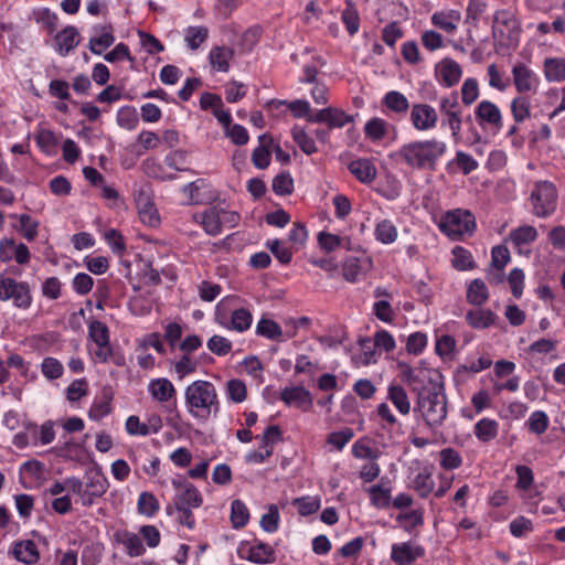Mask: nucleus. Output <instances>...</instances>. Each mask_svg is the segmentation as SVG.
I'll return each instance as SVG.
<instances>
[{"instance_id": "62", "label": "nucleus", "mask_w": 565, "mask_h": 565, "mask_svg": "<svg viewBox=\"0 0 565 565\" xmlns=\"http://www.w3.org/2000/svg\"><path fill=\"white\" fill-rule=\"evenodd\" d=\"M138 36L140 39L141 46L146 50L148 54L153 55L164 50L162 43L154 35L139 30Z\"/></svg>"}, {"instance_id": "57", "label": "nucleus", "mask_w": 565, "mask_h": 565, "mask_svg": "<svg viewBox=\"0 0 565 565\" xmlns=\"http://www.w3.org/2000/svg\"><path fill=\"white\" fill-rule=\"evenodd\" d=\"M260 526L265 532L274 533L279 526V511L277 505L270 504L268 512L260 519Z\"/></svg>"}, {"instance_id": "47", "label": "nucleus", "mask_w": 565, "mask_h": 565, "mask_svg": "<svg viewBox=\"0 0 565 565\" xmlns=\"http://www.w3.org/2000/svg\"><path fill=\"white\" fill-rule=\"evenodd\" d=\"M344 242L350 243V238L340 237L335 234L328 232H320L318 234V244L327 253L335 250L340 246H344Z\"/></svg>"}, {"instance_id": "52", "label": "nucleus", "mask_w": 565, "mask_h": 565, "mask_svg": "<svg viewBox=\"0 0 565 565\" xmlns=\"http://www.w3.org/2000/svg\"><path fill=\"white\" fill-rule=\"evenodd\" d=\"M509 530L512 536L521 539L533 531V523L530 519L519 515L510 522Z\"/></svg>"}, {"instance_id": "29", "label": "nucleus", "mask_w": 565, "mask_h": 565, "mask_svg": "<svg viewBox=\"0 0 565 565\" xmlns=\"http://www.w3.org/2000/svg\"><path fill=\"white\" fill-rule=\"evenodd\" d=\"M537 236L539 233L532 225H522L510 232V241L516 247L535 242Z\"/></svg>"}, {"instance_id": "9", "label": "nucleus", "mask_w": 565, "mask_h": 565, "mask_svg": "<svg viewBox=\"0 0 565 565\" xmlns=\"http://www.w3.org/2000/svg\"><path fill=\"white\" fill-rule=\"evenodd\" d=\"M171 483L177 490L174 495V507H193L196 509L202 505V494L193 483L181 477L172 479Z\"/></svg>"}, {"instance_id": "8", "label": "nucleus", "mask_w": 565, "mask_h": 565, "mask_svg": "<svg viewBox=\"0 0 565 565\" xmlns=\"http://www.w3.org/2000/svg\"><path fill=\"white\" fill-rule=\"evenodd\" d=\"M512 77L515 89L521 95H536L541 85V78L536 72L523 63H516L512 68Z\"/></svg>"}, {"instance_id": "12", "label": "nucleus", "mask_w": 565, "mask_h": 565, "mask_svg": "<svg viewBox=\"0 0 565 565\" xmlns=\"http://www.w3.org/2000/svg\"><path fill=\"white\" fill-rule=\"evenodd\" d=\"M409 119L415 129L424 131L436 127L438 115L436 109L428 104H414Z\"/></svg>"}, {"instance_id": "39", "label": "nucleus", "mask_w": 565, "mask_h": 565, "mask_svg": "<svg viewBox=\"0 0 565 565\" xmlns=\"http://www.w3.org/2000/svg\"><path fill=\"white\" fill-rule=\"evenodd\" d=\"M291 135L295 140V142L299 146V148L306 153V154H312L318 151L315 140L312 137H310L303 128H300L298 126H295L291 129Z\"/></svg>"}, {"instance_id": "4", "label": "nucleus", "mask_w": 565, "mask_h": 565, "mask_svg": "<svg viewBox=\"0 0 565 565\" xmlns=\"http://www.w3.org/2000/svg\"><path fill=\"white\" fill-rule=\"evenodd\" d=\"M530 201L532 213L537 217L546 218L556 211L557 190L550 181L536 182L531 192Z\"/></svg>"}, {"instance_id": "5", "label": "nucleus", "mask_w": 565, "mask_h": 565, "mask_svg": "<svg viewBox=\"0 0 565 565\" xmlns=\"http://www.w3.org/2000/svg\"><path fill=\"white\" fill-rule=\"evenodd\" d=\"M475 227V217L466 210L449 211L439 223L440 231L451 239H460L466 234H472Z\"/></svg>"}, {"instance_id": "34", "label": "nucleus", "mask_w": 565, "mask_h": 565, "mask_svg": "<svg viewBox=\"0 0 565 565\" xmlns=\"http://www.w3.org/2000/svg\"><path fill=\"white\" fill-rule=\"evenodd\" d=\"M34 20L38 24H41L49 34H53L58 26V17L55 12H52L49 8H42L34 12Z\"/></svg>"}, {"instance_id": "49", "label": "nucleus", "mask_w": 565, "mask_h": 565, "mask_svg": "<svg viewBox=\"0 0 565 565\" xmlns=\"http://www.w3.org/2000/svg\"><path fill=\"white\" fill-rule=\"evenodd\" d=\"M341 20L350 35L358 33L360 28V17L354 3H349V8L342 11Z\"/></svg>"}, {"instance_id": "35", "label": "nucleus", "mask_w": 565, "mask_h": 565, "mask_svg": "<svg viewBox=\"0 0 565 565\" xmlns=\"http://www.w3.org/2000/svg\"><path fill=\"white\" fill-rule=\"evenodd\" d=\"M137 508L139 514L150 518L158 512L160 504L153 493L143 491L138 498Z\"/></svg>"}, {"instance_id": "38", "label": "nucleus", "mask_w": 565, "mask_h": 565, "mask_svg": "<svg viewBox=\"0 0 565 565\" xmlns=\"http://www.w3.org/2000/svg\"><path fill=\"white\" fill-rule=\"evenodd\" d=\"M452 256L451 264L457 270H468L475 267L471 253L462 246H455Z\"/></svg>"}, {"instance_id": "32", "label": "nucleus", "mask_w": 565, "mask_h": 565, "mask_svg": "<svg viewBox=\"0 0 565 565\" xmlns=\"http://www.w3.org/2000/svg\"><path fill=\"white\" fill-rule=\"evenodd\" d=\"M281 105H287L296 118H307L310 111V104L305 99H296L289 103L286 100L273 99L267 104L268 107L275 106L276 108Z\"/></svg>"}, {"instance_id": "23", "label": "nucleus", "mask_w": 565, "mask_h": 565, "mask_svg": "<svg viewBox=\"0 0 565 565\" xmlns=\"http://www.w3.org/2000/svg\"><path fill=\"white\" fill-rule=\"evenodd\" d=\"M382 105L386 108V113L396 115H405L409 108L407 97L397 90L387 92L382 98Z\"/></svg>"}, {"instance_id": "44", "label": "nucleus", "mask_w": 565, "mask_h": 565, "mask_svg": "<svg viewBox=\"0 0 565 565\" xmlns=\"http://www.w3.org/2000/svg\"><path fill=\"white\" fill-rule=\"evenodd\" d=\"M36 145L49 156L56 153L57 138L52 130L43 129L35 137Z\"/></svg>"}, {"instance_id": "58", "label": "nucleus", "mask_w": 565, "mask_h": 565, "mask_svg": "<svg viewBox=\"0 0 565 565\" xmlns=\"http://www.w3.org/2000/svg\"><path fill=\"white\" fill-rule=\"evenodd\" d=\"M475 435L482 441L488 443L494 438V420L482 418L475 425Z\"/></svg>"}, {"instance_id": "42", "label": "nucleus", "mask_w": 565, "mask_h": 565, "mask_svg": "<svg viewBox=\"0 0 565 565\" xmlns=\"http://www.w3.org/2000/svg\"><path fill=\"white\" fill-rule=\"evenodd\" d=\"M253 316L245 308L235 309L231 316V329L243 332L250 328Z\"/></svg>"}, {"instance_id": "14", "label": "nucleus", "mask_w": 565, "mask_h": 565, "mask_svg": "<svg viewBox=\"0 0 565 565\" xmlns=\"http://www.w3.org/2000/svg\"><path fill=\"white\" fill-rule=\"evenodd\" d=\"M221 206L213 205L201 213L194 214V220L200 223L207 235L217 236L222 232Z\"/></svg>"}, {"instance_id": "41", "label": "nucleus", "mask_w": 565, "mask_h": 565, "mask_svg": "<svg viewBox=\"0 0 565 565\" xmlns=\"http://www.w3.org/2000/svg\"><path fill=\"white\" fill-rule=\"evenodd\" d=\"M271 189L277 195H289L294 191V179L288 171L277 174L273 179Z\"/></svg>"}, {"instance_id": "54", "label": "nucleus", "mask_w": 565, "mask_h": 565, "mask_svg": "<svg viewBox=\"0 0 565 565\" xmlns=\"http://www.w3.org/2000/svg\"><path fill=\"white\" fill-rule=\"evenodd\" d=\"M330 114L327 118L329 129L343 128L345 125L353 121V117L345 114L343 110L335 107H328Z\"/></svg>"}, {"instance_id": "45", "label": "nucleus", "mask_w": 565, "mask_h": 565, "mask_svg": "<svg viewBox=\"0 0 565 565\" xmlns=\"http://www.w3.org/2000/svg\"><path fill=\"white\" fill-rule=\"evenodd\" d=\"M375 237L383 244H391L397 238V228L388 221H381L375 227Z\"/></svg>"}, {"instance_id": "19", "label": "nucleus", "mask_w": 565, "mask_h": 565, "mask_svg": "<svg viewBox=\"0 0 565 565\" xmlns=\"http://www.w3.org/2000/svg\"><path fill=\"white\" fill-rule=\"evenodd\" d=\"M543 73L548 83L565 82V57H546L543 62Z\"/></svg>"}, {"instance_id": "7", "label": "nucleus", "mask_w": 565, "mask_h": 565, "mask_svg": "<svg viewBox=\"0 0 565 565\" xmlns=\"http://www.w3.org/2000/svg\"><path fill=\"white\" fill-rule=\"evenodd\" d=\"M0 300H12L14 307L29 309L32 305V295L26 281H17L13 278L0 276Z\"/></svg>"}, {"instance_id": "24", "label": "nucleus", "mask_w": 565, "mask_h": 565, "mask_svg": "<svg viewBox=\"0 0 565 565\" xmlns=\"http://www.w3.org/2000/svg\"><path fill=\"white\" fill-rule=\"evenodd\" d=\"M13 554L18 561L28 565L35 564L40 558L36 544L31 540L15 543Z\"/></svg>"}, {"instance_id": "61", "label": "nucleus", "mask_w": 565, "mask_h": 565, "mask_svg": "<svg viewBox=\"0 0 565 565\" xmlns=\"http://www.w3.org/2000/svg\"><path fill=\"white\" fill-rule=\"evenodd\" d=\"M440 466L447 470L457 469L461 466L462 459L459 452L452 448H445L440 451Z\"/></svg>"}, {"instance_id": "21", "label": "nucleus", "mask_w": 565, "mask_h": 565, "mask_svg": "<svg viewBox=\"0 0 565 565\" xmlns=\"http://www.w3.org/2000/svg\"><path fill=\"white\" fill-rule=\"evenodd\" d=\"M138 213L141 222L149 226H157L160 223L159 213L148 196L140 193L137 199Z\"/></svg>"}, {"instance_id": "2", "label": "nucleus", "mask_w": 565, "mask_h": 565, "mask_svg": "<svg viewBox=\"0 0 565 565\" xmlns=\"http://www.w3.org/2000/svg\"><path fill=\"white\" fill-rule=\"evenodd\" d=\"M184 396L189 413L196 418H207L212 412L214 415L220 412L215 386L209 381H194L185 388Z\"/></svg>"}, {"instance_id": "53", "label": "nucleus", "mask_w": 565, "mask_h": 565, "mask_svg": "<svg viewBox=\"0 0 565 565\" xmlns=\"http://www.w3.org/2000/svg\"><path fill=\"white\" fill-rule=\"evenodd\" d=\"M511 110L515 121L521 122L530 116V100L527 96L520 95L511 103Z\"/></svg>"}, {"instance_id": "30", "label": "nucleus", "mask_w": 565, "mask_h": 565, "mask_svg": "<svg viewBox=\"0 0 565 565\" xmlns=\"http://www.w3.org/2000/svg\"><path fill=\"white\" fill-rule=\"evenodd\" d=\"M489 298V290L480 278L473 279L467 289V300L473 306H481Z\"/></svg>"}, {"instance_id": "11", "label": "nucleus", "mask_w": 565, "mask_h": 565, "mask_svg": "<svg viewBox=\"0 0 565 565\" xmlns=\"http://www.w3.org/2000/svg\"><path fill=\"white\" fill-rule=\"evenodd\" d=\"M247 545V542L241 543L238 548L241 558H245L255 564H270L275 561V551L269 544L262 541H255V544L248 546L246 555H244L243 553Z\"/></svg>"}, {"instance_id": "64", "label": "nucleus", "mask_w": 565, "mask_h": 565, "mask_svg": "<svg viewBox=\"0 0 565 565\" xmlns=\"http://www.w3.org/2000/svg\"><path fill=\"white\" fill-rule=\"evenodd\" d=\"M88 393L87 381L85 379H78L73 381L66 388V398L70 402H77Z\"/></svg>"}, {"instance_id": "16", "label": "nucleus", "mask_w": 565, "mask_h": 565, "mask_svg": "<svg viewBox=\"0 0 565 565\" xmlns=\"http://www.w3.org/2000/svg\"><path fill=\"white\" fill-rule=\"evenodd\" d=\"M436 75L440 83L447 87H451L460 81L462 72L456 61L446 57L436 65Z\"/></svg>"}, {"instance_id": "15", "label": "nucleus", "mask_w": 565, "mask_h": 565, "mask_svg": "<svg viewBox=\"0 0 565 565\" xmlns=\"http://www.w3.org/2000/svg\"><path fill=\"white\" fill-rule=\"evenodd\" d=\"M425 550L419 546H413L411 543H401L392 545L391 558L396 565H411L418 557H422Z\"/></svg>"}, {"instance_id": "26", "label": "nucleus", "mask_w": 565, "mask_h": 565, "mask_svg": "<svg viewBox=\"0 0 565 565\" xmlns=\"http://www.w3.org/2000/svg\"><path fill=\"white\" fill-rule=\"evenodd\" d=\"M114 394L110 387H104L102 391L100 398L95 401L89 409V417L98 420L111 412L110 402L113 401Z\"/></svg>"}, {"instance_id": "33", "label": "nucleus", "mask_w": 565, "mask_h": 565, "mask_svg": "<svg viewBox=\"0 0 565 565\" xmlns=\"http://www.w3.org/2000/svg\"><path fill=\"white\" fill-rule=\"evenodd\" d=\"M371 503L379 509H386L391 505V488L375 484L367 489Z\"/></svg>"}, {"instance_id": "1", "label": "nucleus", "mask_w": 565, "mask_h": 565, "mask_svg": "<svg viewBox=\"0 0 565 565\" xmlns=\"http://www.w3.org/2000/svg\"><path fill=\"white\" fill-rule=\"evenodd\" d=\"M429 385L414 386L416 403L414 413H419L425 425L433 431L443 426L447 418V396L444 393V384L438 383L431 376L428 377Z\"/></svg>"}, {"instance_id": "18", "label": "nucleus", "mask_w": 565, "mask_h": 565, "mask_svg": "<svg viewBox=\"0 0 565 565\" xmlns=\"http://www.w3.org/2000/svg\"><path fill=\"white\" fill-rule=\"evenodd\" d=\"M349 171L362 183L369 184L376 178V168L370 159H356L349 163Z\"/></svg>"}, {"instance_id": "37", "label": "nucleus", "mask_w": 565, "mask_h": 565, "mask_svg": "<svg viewBox=\"0 0 565 565\" xmlns=\"http://www.w3.org/2000/svg\"><path fill=\"white\" fill-rule=\"evenodd\" d=\"M88 335L97 344V347H105L110 342L108 327L98 320H94L89 323Z\"/></svg>"}, {"instance_id": "46", "label": "nucleus", "mask_w": 565, "mask_h": 565, "mask_svg": "<svg viewBox=\"0 0 565 565\" xmlns=\"http://www.w3.org/2000/svg\"><path fill=\"white\" fill-rule=\"evenodd\" d=\"M548 416L543 411L533 412L526 422L529 430L536 435L544 434L548 428Z\"/></svg>"}, {"instance_id": "63", "label": "nucleus", "mask_w": 565, "mask_h": 565, "mask_svg": "<svg viewBox=\"0 0 565 565\" xmlns=\"http://www.w3.org/2000/svg\"><path fill=\"white\" fill-rule=\"evenodd\" d=\"M266 247L269 248L271 254L281 263L289 264L292 258V253L289 248L284 246L279 239L268 241Z\"/></svg>"}, {"instance_id": "28", "label": "nucleus", "mask_w": 565, "mask_h": 565, "mask_svg": "<svg viewBox=\"0 0 565 565\" xmlns=\"http://www.w3.org/2000/svg\"><path fill=\"white\" fill-rule=\"evenodd\" d=\"M387 398L394 404L402 415H408L411 412V402L405 388L401 385H391L388 387Z\"/></svg>"}, {"instance_id": "40", "label": "nucleus", "mask_w": 565, "mask_h": 565, "mask_svg": "<svg viewBox=\"0 0 565 565\" xmlns=\"http://www.w3.org/2000/svg\"><path fill=\"white\" fill-rule=\"evenodd\" d=\"M466 318L471 327L478 329L487 328L493 322V313L481 308L468 311Z\"/></svg>"}, {"instance_id": "13", "label": "nucleus", "mask_w": 565, "mask_h": 565, "mask_svg": "<svg viewBox=\"0 0 565 565\" xmlns=\"http://www.w3.org/2000/svg\"><path fill=\"white\" fill-rule=\"evenodd\" d=\"M280 399L288 406H296L302 411H309L312 407V397L310 392L303 386L285 387L280 393Z\"/></svg>"}, {"instance_id": "25", "label": "nucleus", "mask_w": 565, "mask_h": 565, "mask_svg": "<svg viewBox=\"0 0 565 565\" xmlns=\"http://www.w3.org/2000/svg\"><path fill=\"white\" fill-rule=\"evenodd\" d=\"M234 56L233 49L222 45L214 46L209 54V61L213 68L218 72H227L230 70L228 61Z\"/></svg>"}, {"instance_id": "48", "label": "nucleus", "mask_w": 565, "mask_h": 565, "mask_svg": "<svg viewBox=\"0 0 565 565\" xmlns=\"http://www.w3.org/2000/svg\"><path fill=\"white\" fill-rule=\"evenodd\" d=\"M138 114L136 108L124 106L117 113V124L127 130H134L138 125Z\"/></svg>"}, {"instance_id": "60", "label": "nucleus", "mask_w": 565, "mask_h": 565, "mask_svg": "<svg viewBox=\"0 0 565 565\" xmlns=\"http://www.w3.org/2000/svg\"><path fill=\"white\" fill-rule=\"evenodd\" d=\"M42 373L49 380H56L63 374V365L62 363L55 359L47 356L42 361L41 364Z\"/></svg>"}, {"instance_id": "51", "label": "nucleus", "mask_w": 565, "mask_h": 565, "mask_svg": "<svg viewBox=\"0 0 565 565\" xmlns=\"http://www.w3.org/2000/svg\"><path fill=\"white\" fill-rule=\"evenodd\" d=\"M207 35L209 31L205 26H189L185 30V42L191 50H198Z\"/></svg>"}, {"instance_id": "20", "label": "nucleus", "mask_w": 565, "mask_h": 565, "mask_svg": "<svg viewBox=\"0 0 565 565\" xmlns=\"http://www.w3.org/2000/svg\"><path fill=\"white\" fill-rule=\"evenodd\" d=\"M57 52L65 56L74 50L79 43V33L73 25L64 28L55 35Z\"/></svg>"}, {"instance_id": "56", "label": "nucleus", "mask_w": 565, "mask_h": 565, "mask_svg": "<svg viewBox=\"0 0 565 565\" xmlns=\"http://www.w3.org/2000/svg\"><path fill=\"white\" fill-rule=\"evenodd\" d=\"M20 227L18 228L23 237L28 242H32L35 239L38 235L39 222L33 221L29 214H21L19 216Z\"/></svg>"}, {"instance_id": "50", "label": "nucleus", "mask_w": 565, "mask_h": 565, "mask_svg": "<svg viewBox=\"0 0 565 565\" xmlns=\"http://www.w3.org/2000/svg\"><path fill=\"white\" fill-rule=\"evenodd\" d=\"M386 126L387 122L384 119L374 117L365 124L364 131L366 137L374 141H377L382 140L385 137Z\"/></svg>"}, {"instance_id": "3", "label": "nucleus", "mask_w": 565, "mask_h": 565, "mask_svg": "<svg viewBox=\"0 0 565 565\" xmlns=\"http://www.w3.org/2000/svg\"><path fill=\"white\" fill-rule=\"evenodd\" d=\"M446 145L436 139L413 141L404 145L397 154L415 169L435 170L437 160L444 154Z\"/></svg>"}, {"instance_id": "6", "label": "nucleus", "mask_w": 565, "mask_h": 565, "mask_svg": "<svg viewBox=\"0 0 565 565\" xmlns=\"http://www.w3.org/2000/svg\"><path fill=\"white\" fill-rule=\"evenodd\" d=\"M521 34L520 24L511 10L497 11V44L501 49H515Z\"/></svg>"}, {"instance_id": "59", "label": "nucleus", "mask_w": 565, "mask_h": 565, "mask_svg": "<svg viewBox=\"0 0 565 565\" xmlns=\"http://www.w3.org/2000/svg\"><path fill=\"white\" fill-rule=\"evenodd\" d=\"M207 349L212 353L223 356L231 352L232 342L225 337L215 334L207 341Z\"/></svg>"}, {"instance_id": "17", "label": "nucleus", "mask_w": 565, "mask_h": 565, "mask_svg": "<svg viewBox=\"0 0 565 565\" xmlns=\"http://www.w3.org/2000/svg\"><path fill=\"white\" fill-rule=\"evenodd\" d=\"M94 30L99 32L100 35L89 39L88 49L93 54L100 55L104 52V50L114 44V29L111 24H105L95 26Z\"/></svg>"}, {"instance_id": "43", "label": "nucleus", "mask_w": 565, "mask_h": 565, "mask_svg": "<svg viewBox=\"0 0 565 565\" xmlns=\"http://www.w3.org/2000/svg\"><path fill=\"white\" fill-rule=\"evenodd\" d=\"M292 505L298 510L300 515L308 516L320 509V499L310 495L300 497L294 499Z\"/></svg>"}, {"instance_id": "55", "label": "nucleus", "mask_w": 565, "mask_h": 565, "mask_svg": "<svg viewBox=\"0 0 565 565\" xmlns=\"http://www.w3.org/2000/svg\"><path fill=\"white\" fill-rule=\"evenodd\" d=\"M524 273L520 268H513L508 276V284L514 298L519 299L523 295Z\"/></svg>"}, {"instance_id": "22", "label": "nucleus", "mask_w": 565, "mask_h": 565, "mask_svg": "<svg viewBox=\"0 0 565 565\" xmlns=\"http://www.w3.org/2000/svg\"><path fill=\"white\" fill-rule=\"evenodd\" d=\"M151 396L160 403L168 402L175 395L173 384L166 377L151 380L148 385Z\"/></svg>"}, {"instance_id": "27", "label": "nucleus", "mask_w": 565, "mask_h": 565, "mask_svg": "<svg viewBox=\"0 0 565 565\" xmlns=\"http://www.w3.org/2000/svg\"><path fill=\"white\" fill-rule=\"evenodd\" d=\"M461 19V14L457 10L449 12H436L431 17V22L437 28L451 33L457 29V24Z\"/></svg>"}, {"instance_id": "10", "label": "nucleus", "mask_w": 565, "mask_h": 565, "mask_svg": "<svg viewBox=\"0 0 565 565\" xmlns=\"http://www.w3.org/2000/svg\"><path fill=\"white\" fill-rule=\"evenodd\" d=\"M108 489L107 479L99 472H92L84 478L82 504L90 507L97 498L103 497Z\"/></svg>"}, {"instance_id": "31", "label": "nucleus", "mask_w": 565, "mask_h": 565, "mask_svg": "<svg viewBox=\"0 0 565 565\" xmlns=\"http://www.w3.org/2000/svg\"><path fill=\"white\" fill-rule=\"evenodd\" d=\"M249 521V512L246 504L236 499L231 504V522L234 529L244 527Z\"/></svg>"}, {"instance_id": "36", "label": "nucleus", "mask_w": 565, "mask_h": 565, "mask_svg": "<svg viewBox=\"0 0 565 565\" xmlns=\"http://www.w3.org/2000/svg\"><path fill=\"white\" fill-rule=\"evenodd\" d=\"M256 333L269 340H276L282 335V329L276 321L268 318H262L257 322Z\"/></svg>"}]
</instances>
